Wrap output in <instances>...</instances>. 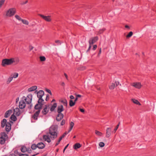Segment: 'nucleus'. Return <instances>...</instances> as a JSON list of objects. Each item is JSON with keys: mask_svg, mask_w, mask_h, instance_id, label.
<instances>
[{"mask_svg": "<svg viewBox=\"0 0 156 156\" xmlns=\"http://www.w3.org/2000/svg\"><path fill=\"white\" fill-rule=\"evenodd\" d=\"M57 125H52L50 127L49 133L51 136L50 137L52 140H54L57 137Z\"/></svg>", "mask_w": 156, "mask_h": 156, "instance_id": "obj_1", "label": "nucleus"}, {"mask_svg": "<svg viewBox=\"0 0 156 156\" xmlns=\"http://www.w3.org/2000/svg\"><path fill=\"white\" fill-rule=\"evenodd\" d=\"M13 59L10 58V59L5 58L2 60L1 65L3 67H5L6 66L10 65H11L14 61Z\"/></svg>", "mask_w": 156, "mask_h": 156, "instance_id": "obj_2", "label": "nucleus"}, {"mask_svg": "<svg viewBox=\"0 0 156 156\" xmlns=\"http://www.w3.org/2000/svg\"><path fill=\"white\" fill-rule=\"evenodd\" d=\"M1 136L0 137V144L3 145L5 144V141L8 138V136L4 132L1 133Z\"/></svg>", "mask_w": 156, "mask_h": 156, "instance_id": "obj_3", "label": "nucleus"}, {"mask_svg": "<svg viewBox=\"0 0 156 156\" xmlns=\"http://www.w3.org/2000/svg\"><path fill=\"white\" fill-rule=\"evenodd\" d=\"M16 10L15 8H12L9 9L7 12L6 15L9 17H11L16 13Z\"/></svg>", "mask_w": 156, "mask_h": 156, "instance_id": "obj_4", "label": "nucleus"}, {"mask_svg": "<svg viewBox=\"0 0 156 156\" xmlns=\"http://www.w3.org/2000/svg\"><path fill=\"white\" fill-rule=\"evenodd\" d=\"M23 98H24V101H26L27 104H30L31 103L32 101V95H28L26 98L25 97H23Z\"/></svg>", "mask_w": 156, "mask_h": 156, "instance_id": "obj_5", "label": "nucleus"}, {"mask_svg": "<svg viewBox=\"0 0 156 156\" xmlns=\"http://www.w3.org/2000/svg\"><path fill=\"white\" fill-rule=\"evenodd\" d=\"M98 39V36H96L91 38L89 41V44L92 45L95 43Z\"/></svg>", "mask_w": 156, "mask_h": 156, "instance_id": "obj_6", "label": "nucleus"}, {"mask_svg": "<svg viewBox=\"0 0 156 156\" xmlns=\"http://www.w3.org/2000/svg\"><path fill=\"white\" fill-rule=\"evenodd\" d=\"M39 16L46 21L50 22L51 21L50 16H45L41 14H39Z\"/></svg>", "mask_w": 156, "mask_h": 156, "instance_id": "obj_7", "label": "nucleus"}, {"mask_svg": "<svg viewBox=\"0 0 156 156\" xmlns=\"http://www.w3.org/2000/svg\"><path fill=\"white\" fill-rule=\"evenodd\" d=\"M40 112V110H37L34 113L33 115H32L31 118H33L35 120H37Z\"/></svg>", "mask_w": 156, "mask_h": 156, "instance_id": "obj_8", "label": "nucleus"}, {"mask_svg": "<svg viewBox=\"0 0 156 156\" xmlns=\"http://www.w3.org/2000/svg\"><path fill=\"white\" fill-rule=\"evenodd\" d=\"M25 101L22 100L20 101L19 103V107L21 109L24 108L26 106Z\"/></svg>", "mask_w": 156, "mask_h": 156, "instance_id": "obj_9", "label": "nucleus"}, {"mask_svg": "<svg viewBox=\"0 0 156 156\" xmlns=\"http://www.w3.org/2000/svg\"><path fill=\"white\" fill-rule=\"evenodd\" d=\"M58 114L56 118V120L57 121H60L63 118L64 115L62 113H58Z\"/></svg>", "mask_w": 156, "mask_h": 156, "instance_id": "obj_10", "label": "nucleus"}, {"mask_svg": "<svg viewBox=\"0 0 156 156\" xmlns=\"http://www.w3.org/2000/svg\"><path fill=\"white\" fill-rule=\"evenodd\" d=\"M11 124L9 122H7L5 125V131L8 132H9L11 129Z\"/></svg>", "mask_w": 156, "mask_h": 156, "instance_id": "obj_11", "label": "nucleus"}, {"mask_svg": "<svg viewBox=\"0 0 156 156\" xmlns=\"http://www.w3.org/2000/svg\"><path fill=\"white\" fill-rule=\"evenodd\" d=\"M36 92H37V96L38 98H40L39 95H41V97H42L44 94V92L43 90H41L38 92L36 90L35 93H36Z\"/></svg>", "mask_w": 156, "mask_h": 156, "instance_id": "obj_12", "label": "nucleus"}, {"mask_svg": "<svg viewBox=\"0 0 156 156\" xmlns=\"http://www.w3.org/2000/svg\"><path fill=\"white\" fill-rule=\"evenodd\" d=\"M64 110V108L63 105H61L58 106L57 108V112L58 113H62L61 112Z\"/></svg>", "mask_w": 156, "mask_h": 156, "instance_id": "obj_13", "label": "nucleus"}, {"mask_svg": "<svg viewBox=\"0 0 156 156\" xmlns=\"http://www.w3.org/2000/svg\"><path fill=\"white\" fill-rule=\"evenodd\" d=\"M106 131V137L108 138L111 135V128H108Z\"/></svg>", "mask_w": 156, "mask_h": 156, "instance_id": "obj_14", "label": "nucleus"}, {"mask_svg": "<svg viewBox=\"0 0 156 156\" xmlns=\"http://www.w3.org/2000/svg\"><path fill=\"white\" fill-rule=\"evenodd\" d=\"M132 85L135 88L139 89H140L141 87V83L139 82L133 83Z\"/></svg>", "mask_w": 156, "mask_h": 156, "instance_id": "obj_15", "label": "nucleus"}, {"mask_svg": "<svg viewBox=\"0 0 156 156\" xmlns=\"http://www.w3.org/2000/svg\"><path fill=\"white\" fill-rule=\"evenodd\" d=\"M43 139L45 141H47L48 143H50L51 141V140L50 137L48 135H44L43 136Z\"/></svg>", "mask_w": 156, "mask_h": 156, "instance_id": "obj_16", "label": "nucleus"}, {"mask_svg": "<svg viewBox=\"0 0 156 156\" xmlns=\"http://www.w3.org/2000/svg\"><path fill=\"white\" fill-rule=\"evenodd\" d=\"M37 145V147L39 149H42L45 147V145L42 142L38 143Z\"/></svg>", "mask_w": 156, "mask_h": 156, "instance_id": "obj_17", "label": "nucleus"}, {"mask_svg": "<svg viewBox=\"0 0 156 156\" xmlns=\"http://www.w3.org/2000/svg\"><path fill=\"white\" fill-rule=\"evenodd\" d=\"M49 109H48L47 107H45L43 109L41 113L43 115H46L49 112Z\"/></svg>", "mask_w": 156, "mask_h": 156, "instance_id": "obj_18", "label": "nucleus"}, {"mask_svg": "<svg viewBox=\"0 0 156 156\" xmlns=\"http://www.w3.org/2000/svg\"><path fill=\"white\" fill-rule=\"evenodd\" d=\"M7 120L5 119H3L1 122V126L2 128H4L6 125L7 123Z\"/></svg>", "mask_w": 156, "mask_h": 156, "instance_id": "obj_19", "label": "nucleus"}, {"mask_svg": "<svg viewBox=\"0 0 156 156\" xmlns=\"http://www.w3.org/2000/svg\"><path fill=\"white\" fill-rule=\"evenodd\" d=\"M82 146V145L79 143H76L73 146V148L75 150H77L80 148Z\"/></svg>", "mask_w": 156, "mask_h": 156, "instance_id": "obj_20", "label": "nucleus"}, {"mask_svg": "<svg viewBox=\"0 0 156 156\" xmlns=\"http://www.w3.org/2000/svg\"><path fill=\"white\" fill-rule=\"evenodd\" d=\"M12 112V110H9L7 111L5 113L4 117L5 118L8 117L10 115L11 113Z\"/></svg>", "mask_w": 156, "mask_h": 156, "instance_id": "obj_21", "label": "nucleus"}, {"mask_svg": "<svg viewBox=\"0 0 156 156\" xmlns=\"http://www.w3.org/2000/svg\"><path fill=\"white\" fill-rule=\"evenodd\" d=\"M37 88V87L36 86H34L29 88L28 89V91L29 92H31L36 90Z\"/></svg>", "mask_w": 156, "mask_h": 156, "instance_id": "obj_22", "label": "nucleus"}, {"mask_svg": "<svg viewBox=\"0 0 156 156\" xmlns=\"http://www.w3.org/2000/svg\"><path fill=\"white\" fill-rule=\"evenodd\" d=\"M57 106V104L56 103H54L53 105L51 106V107L50 109V110L51 112H53L55 108Z\"/></svg>", "mask_w": 156, "mask_h": 156, "instance_id": "obj_23", "label": "nucleus"}, {"mask_svg": "<svg viewBox=\"0 0 156 156\" xmlns=\"http://www.w3.org/2000/svg\"><path fill=\"white\" fill-rule=\"evenodd\" d=\"M60 101L63 103V105L66 107H67V101L66 99H64L63 100H61Z\"/></svg>", "mask_w": 156, "mask_h": 156, "instance_id": "obj_24", "label": "nucleus"}, {"mask_svg": "<svg viewBox=\"0 0 156 156\" xmlns=\"http://www.w3.org/2000/svg\"><path fill=\"white\" fill-rule=\"evenodd\" d=\"M86 69V66H80L77 68V69L78 70H80V71H83V70H85Z\"/></svg>", "mask_w": 156, "mask_h": 156, "instance_id": "obj_25", "label": "nucleus"}, {"mask_svg": "<svg viewBox=\"0 0 156 156\" xmlns=\"http://www.w3.org/2000/svg\"><path fill=\"white\" fill-rule=\"evenodd\" d=\"M27 148L25 146H23L21 147L20 150L23 153H24L27 151Z\"/></svg>", "mask_w": 156, "mask_h": 156, "instance_id": "obj_26", "label": "nucleus"}, {"mask_svg": "<svg viewBox=\"0 0 156 156\" xmlns=\"http://www.w3.org/2000/svg\"><path fill=\"white\" fill-rule=\"evenodd\" d=\"M76 103L73 101L72 100H70L69 101V105L70 107H72L74 106Z\"/></svg>", "mask_w": 156, "mask_h": 156, "instance_id": "obj_27", "label": "nucleus"}, {"mask_svg": "<svg viewBox=\"0 0 156 156\" xmlns=\"http://www.w3.org/2000/svg\"><path fill=\"white\" fill-rule=\"evenodd\" d=\"M74 125V123L73 122H70V128L68 132H69L72 130Z\"/></svg>", "mask_w": 156, "mask_h": 156, "instance_id": "obj_28", "label": "nucleus"}, {"mask_svg": "<svg viewBox=\"0 0 156 156\" xmlns=\"http://www.w3.org/2000/svg\"><path fill=\"white\" fill-rule=\"evenodd\" d=\"M10 119L13 121H15L17 120V118L14 114L11 115Z\"/></svg>", "mask_w": 156, "mask_h": 156, "instance_id": "obj_29", "label": "nucleus"}, {"mask_svg": "<svg viewBox=\"0 0 156 156\" xmlns=\"http://www.w3.org/2000/svg\"><path fill=\"white\" fill-rule=\"evenodd\" d=\"M132 101L134 103L138 105H141L140 102L137 100L135 99H131Z\"/></svg>", "mask_w": 156, "mask_h": 156, "instance_id": "obj_30", "label": "nucleus"}, {"mask_svg": "<svg viewBox=\"0 0 156 156\" xmlns=\"http://www.w3.org/2000/svg\"><path fill=\"white\" fill-rule=\"evenodd\" d=\"M40 98H39V99L37 102L39 103H43L44 100L43 99L42 97H41V95H39Z\"/></svg>", "mask_w": 156, "mask_h": 156, "instance_id": "obj_31", "label": "nucleus"}, {"mask_svg": "<svg viewBox=\"0 0 156 156\" xmlns=\"http://www.w3.org/2000/svg\"><path fill=\"white\" fill-rule=\"evenodd\" d=\"M115 87V84L113 83H112L111 85L109 86V88L111 90L113 89Z\"/></svg>", "mask_w": 156, "mask_h": 156, "instance_id": "obj_32", "label": "nucleus"}, {"mask_svg": "<svg viewBox=\"0 0 156 156\" xmlns=\"http://www.w3.org/2000/svg\"><path fill=\"white\" fill-rule=\"evenodd\" d=\"M11 59H13L12 60L14 61L13 62H13H15L16 63V64H17L19 62V59L18 58L15 59V58H11Z\"/></svg>", "mask_w": 156, "mask_h": 156, "instance_id": "obj_33", "label": "nucleus"}, {"mask_svg": "<svg viewBox=\"0 0 156 156\" xmlns=\"http://www.w3.org/2000/svg\"><path fill=\"white\" fill-rule=\"evenodd\" d=\"M37 147V145L35 144H32L31 146V148L33 150H35Z\"/></svg>", "mask_w": 156, "mask_h": 156, "instance_id": "obj_34", "label": "nucleus"}, {"mask_svg": "<svg viewBox=\"0 0 156 156\" xmlns=\"http://www.w3.org/2000/svg\"><path fill=\"white\" fill-rule=\"evenodd\" d=\"M133 34V32L132 31H130L128 34L126 35V37L128 38L131 37Z\"/></svg>", "mask_w": 156, "mask_h": 156, "instance_id": "obj_35", "label": "nucleus"}, {"mask_svg": "<svg viewBox=\"0 0 156 156\" xmlns=\"http://www.w3.org/2000/svg\"><path fill=\"white\" fill-rule=\"evenodd\" d=\"M40 60L41 62H44L46 60L45 57L44 56H41L40 57Z\"/></svg>", "mask_w": 156, "mask_h": 156, "instance_id": "obj_36", "label": "nucleus"}, {"mask_svg": "<svg viewBox=\"0 0 156 156\" xmlns=\"http://www.w3.org/2000/svg\"><path fill=\"white\" fill-rule=\"evenodd\" d=\"M21 21L24 24H25L27 25H28L29 24V23H28V21L26 20H24L22 19Z\"/></svg>", "mask_w": 156, "mask_h": 156, "instance_id": "obj_37", "label": "nucleus"}, {"mask_svg": "<svg viewBox=\"0 0 156 156\" xmlns=\"http://www.w3.org/2000/svg\"><path fill=\"white\" fill-rule=\"evenodd\" d=\"M95 134H97V135L101 136H102V133L101 132L98 131V130H95Z\"/></svg>", "mask_w": 156, "mask_h": 156, "instance_id": "obj_38", "label": "nucleus"}, {"mask_svg": "<svg viewBox=\"0 0 156 156\" xmlns=\"http://www.w3.org/2000/svg\"><path fill=\"white\" fill-rule=\"evenodd\" d=\"M17 153L18 154L19 156H28L29 155L28 154H22L21 153H18V152H17Z\"/></svg>", "mask_w": 156, "mask_h": 156, "instance_id": "obj_39", "label": "nucleus"}, {"mask_svg": "<svg viewBox=\"0 0 156 156\" xmlns=\"http://www.w3.org/2000/svg\"><path fill=\"white\" fill-rule=\"evenodd\" d=\"M34 108L36 110H40V109H39V106L38 103L35 105Z\"/></svg>", "mask_w": 156, "mask_h": 156, "instance_id": "obj_40", "label": "nucleus"}, {"mask_svg": "<svg viewBox=\"0 0 156 156\" xmlns=\"http://www.w3.org/2000/svg\"><path fill=\"white\" fill-rule=\"evenodd\" d=\"M13 78V77H10L9 78L7 81V83L8 84L10 83V82L11 81V80H12Z\"/></svg>", "mask_w": 156, "mask_h": 156, "instance_id": "obj_41", "label": "nucleus"}, {"mask_svg": "<svg viewBox=\"0 0 156 156\" xmlns=\"http://www.w3.org/2000/svg\"><path fill=\"white\" fill-rule=\"evenodd\" d=\"M5 1V0H0V9L2 7V5L4 4Z\"/></svg>", "mask_w": 156, "mask_h": 156, "instance_id": "obj_42", "label": "nucleus"}, {"mask_svg": "<svg viewBox=\"0 0 156 156\" xmlns=\"http://www.w3.org/2000/svg\"><path fill=\"white\" fill-rule=\"evenodd\" d=\"M19 111H20V109L18 108H16L14 110V112L13 114H16V112H18Z\"/></svg>", "mask_w": 156, "mask_h": 156, "instance_id": "obj_43", "label": "nucleus"}, {"mask_svg": "<svg viewBox=\"0 0 156 156\" xmlns=\"http://www.w3.org/2000/svg\"><path fill=\"white\" fill-rule=\"evenodd\" d=\"M120 124V122H119L118 123V124L117 125V126H116L115 128L114 129V131H113V132H114V133H115L117 129L118 128L119 126V125Z\"/></svg>", "mask_w": 156, "mask_h": 156, "instance_id": "obj_44", "label": "nucleus"}, {"mask_svg": "<svg viewBox=\"0 0 156 156\" xmlns=\"http://www.w3.org/2000/svg\"><path fill=\"white\" fill-rule=\"evenodd\" d=\"M105 144L103 142H100L99 143V146L100 147H102L105 146Z\"/></svg>", "mask_w": 156, "mask_h": 156, "instance_id": "obj_45", "label": "nucleus"}, {"mask_svg": "<svg viewBox=\"0 0 156 156\" xmlns=\"http://www.w3.org/2000/svg\"><path fill=\"white\" fill-rule=\"evenodd\" d=\"M15 17L19 21H21L22 20V19L21 18V17H20L18 15H16L15 16Z\"/></svg>", "mask_w": 156, "mask_h": 156, "instance_id": "obj_46", "label": "nucleus"}, {"mask_svg": "<svg viewBox=\"0 0 156 156\" xmlns=\"http://www.w3.org/2000/svg\"><path fill=\"white\" fill-rule=\"evenodd\" d=\"M21 113V112L20 110V111H19L17 112H16V116H18L20 115Z\"/></svg>", "mask_w": 156, "mask_h": 156, "instance_id": "obj_47", "label": "nucleus"}, {"mask_svg": "<svg viewBox=\"0 0 156 156\" xmlns=\"http://www.w3.org/2000/svg\"><path fill=\"white\" fill-rule=\"evenodd\" d=\"M18 73H14V74L13 75V78H16L18 76Z\"/></svg>", "mask_w": 156, "mask_h": 156, "instance_id": "obj_48", "label": "nucleus"}, {"mask_svg": "<svg viewBox=\"0 0 156 156\" xmlns=\"http://www.w3.org/2000/svg\"><path fill=\"white\" fill-rule=\"evenodd\" d=\"M38 104L39 105V109H40V110H41V109L42 108V107L43 104L42 103H38Z\"/></svg>", "mask_w": 156, "mask_h": 156, "instance_id": "obj_49", "label": "nucleus"}, {"mask_svg": "<svg viewBox=\"0 0 156 156\" xmlns=\"http://www.w3.org/2000/svg\"><path fill=\"white\" fill-rule=\"evenodd\" d=\"M65 123V120L64 119H63L61 122V126L64 125Z\"/></svg>", "mask_w": 156, "mask_h": 156, "instance_id": "obj_50", "label": "nucleus"}, {"mask_svg": "<svg viewBox=\"0 0 156 156\" xmlns=\"http://www.w3.org/2000/svg\"><path fill=\"white\" fill-rule=\"evenodd\" d=\"M55 42L56 43H57L58 45L60 44H61V41L58 40H55Z\"/></svg>", "mask_w": 156, "mask_h": 156, "instance_id": "obj_51", "label": "nucleus"}, {"mask_svg": "<svg viewBox=\"0 0 156 156\" xmlns=\"http://www.w3.org/2000/svg\"><path fill=\"white\" fill-rule=\"evenodd\" d=\"M51 105L50 104H48L45 105H44L45 107H47L48 109L49 108V106Z\"/></svg>", "mask_w": 156, "mask_h": 156, "instance_id": "obj_52", "label": "nucleus"}, {"mask_svg": "<svg viewBox=\"0 0 156 156\" xmlns=\"http://www.w3.org/2000/svg\"><path fill=\"white\" fill-rule=\"evenodd\" d=\"M27 151L29 153H30L32 152V151L30 148L29 147L27 148Z\"/></svg>", "mask_w": 156, "mask_h": 156, "instance_id": "obj_53", "label": "nucleus"}, {"mask_svg": "<svg viewBox=\"0 0 156 156\" xmlns=\"http://www.w3.org/2000/svg\"><path fill=\"white\" fill-rule=\"evenodd\" d=\"M49 99V95L48 94L47 95L45 99V100L46 101H48Z\"/></svg>", "mask_w": 156, "mask_h": 156, "instance_id": "obj_54", "label": "nucleus"}, {"mask_svg": "<svg viewBox=\"0 0 156 156\" xmlns=\"http://www.w3.org/2000/svg\"><path fill=\"white\" fill-rule=\"evenodd\" d=\"M97 45L95 44V45H94V46H93V50H95L97 48Z\"/></svg>", "mask_w": 156, "mask_h": 156, "instance_id": "obj_55", "label": "nucleus"}, {"mask_svg": "<svg viewBox=\"0 0 156 156\" xmlns=\"http://www.w3.org/2000/svg\"><path fill=\"white\" fill-rule=\"evenodd\" d=\"M69 145V144H68L65 147V148H64V149L63 150V153L64 152V151H65V150L67 148V147H68Z\"/></svg>", "mask_w": 156, "mask_h": 156, "instance_id": "obj_56", "label": "nucleus"}, {"mask_svg": "<svg viewBox=\"0 0 156 156\" xmlns=\"http://www.w3.org/2000/svg\"><path fill=\"white\" fill-rule=\"evenodd\" d=\"M80 111L82 113L84 112L85 111L84 109L83 108H80Z\"/></svg>", "mask_w": 156, "mask_h": 156, "instance_id": "obj_57", "label": "nucleus"}, {"mask_svg": "<svg viewBox=\"0 0 156 156\" xmlns=\"http://www.w3.org/2000/svg\"><path fill=\"white\" fill-rule=\"evenodd\" d=\"M114 84H115V87H116L119 84V82L118 81H116Z\"/></svg>", "mask_w": 156, "mask_h": 156, "instance_id": "obj_58", "label": "nucleus"}, {"mask_svg": "<svg viewBox=\"0 0 156 156\" xmlns=\"http://www.w3.org/2000/svg\"><path fill=\"white\" fill-rule=\"evenodd\" d=\"M60 141H59V140H58V141L56 143V144H55V146H57L59 144V143H60Z\"/></svg>", "mask_w": 156, "mask_h": 156, "instance_id": "obj_59", "label": "nucleus"}, {"mask_svg": "<svg viewBox=\"0 0 156 156\" xmlns=\"http://www.w3.org/2000/svg\"><path fill=\"white\" fill-rule=\"evenodd\" d=\"M29 47L30 51H31L34 48V47L31 46H30Z\"/></svg>", "mask_w": 156, "mask_h": 156, "instance_id": "obj_60", "label": "nucleus"}, {"mask_svg": "<svg viewBox=\"0 0 156 156\" xmlns=\"http://www.w3.org/2000/svg\"><path fill=\"white\" fill-rule=\"evenodd\" d=\"M69 97L71 99L70 100L73 99L74 98V97L72 95H70Z\"/></svg>", "mask_w": 156, "mask_h": 156, "instance_id": "obj_61", "label": "nucleus"}, {"mask_svg": "<svg viewBox=\"0 0 156 156\" xmlns=\"http://www.w3.org/2000/svg\"><path fill=\"white\" fill-rule=\"evenodd\" d=\"M91 48V45L89 44V47L87 51V52H88L90 50Z\"/></svg>", "mask_w": 156, "mask_h": 156, "instance_id": "obj_62", "label": "nucleus"}, {"mask_svg": "<svg viewBox=\"0 0 156 156\" xmlns=\"http://www.w3.org/2000/svg\"><path fill=\"white\" fill-rule=\"evenodd\" d=\"M76 97L78 98H81V95L80 94H76Z\"/></svg>", "mask_w": 156, "mask_h": 156, "instance_id": "obj_63", "label": "nucleus"}, {"mask_svg": "<svg viewBox=\"0 0 156 156\" xmlns=\"http://www.w3.org/2000/svg\"><path fill=\"white\" fill-rule=\"evenodd\" d=\"M101 48H100V49L99 52H98V56L99 55L101 54Z\"/></svg>", "mask_w": 156, "mask_h": 156, "instance_id": "obj_64", "label": "nucleus"}]
</instances>
